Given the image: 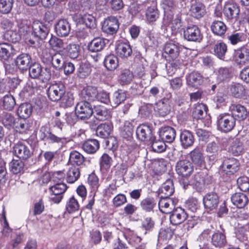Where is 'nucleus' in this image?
<instances>
[{
    "instance_id": "1",
    "label": "nucleus",
    "mask_w": 249,
    "mask_h": 249,
    "mask_svg": "<svg viewBox=\"0 0 249 249\" xmlns=\"http://www.w3.org/2000/svg\"><path fill=\"white\" fill-rule=\"evenodd\" d=\"M75 112L79 120L85 121L91 116L93 114V110L90 102L81 101L76 104Z\"/></svg>"
},
{
    "instance_id": "2",
    "label": "nucleus",
    "mask_w": 249,
    "mask_h": 249,
    "mask_svg": "<svg viewBox=\"0 0 249 249\" xmlns=\"http://www.w3.org/2000/svg\"><path fill=\"white\" fill-rule=\"evenodd\" d=\"M236 119L229 114H220L217 117V128L224 132H228L233 129L235 125Z\"/></svg>"
},
{
    "instance_id": "3",
    "label": "nucleus",
    "mask_w": 249,
    "mask_h": 249,
    "mask_svg": "<svg viewBox=\"0 0 249 249\" xmlns=\"http://www.w3.org/2000/svg\"><path fill=\"white\" fill-rule=\"evenodd\" d=\"M233 61L237 65L243 66L249 62V46L247 44L234 50Z\"/></svg>"
},
{
    "instance_id": "4",
    "label": "nucleus",
    "mask_w": 249,
    "mask_h": 249,
    "mask_svg": "<svg viewBox=\"0 0 249 249\" xmlns=\"http://www.w3.org/2000/svg\"><path fill=\"white\" fill-rule=\"evenodd\" d=\"M240 167L239 161L234 158H225L220 167L227 175H233L237 172Z\"/></svg>"
},
{
    "instance_id": "5",
    "label": "nucleus",
    "mask_w": 249,
    "mask_h": 249,
    "mask_svg": "<svg viewBox=\"0 0 249 249\" xmlns=\"http://www.w3.org/2000/svg\"><path fill=\"white\" fill-rule=\"evenodd\" d=\"M223 14L227 19H232L237 17L240 13V9L233 0H228L223 7Z\"/></svg>"
},
{
    "instance_id": "6",
    "label": "nucleus",
    "mask_w": 249,
    "mask_h": 249,
    "mask_svg": "<svg viewBox=\"0 0 249 249\" xmlns=\"http://www.w3.org/2000/svg\"><path fill=\"white\" fill-rule=\"evenodd\" d=\"M65 92V87L62 84L57 83L51 85L48 89V95L53 102L60 100Z\"/></svg>"
},
{
    "instance_id": "7",
    "label": "nucleus",
    "mask_w": 249,
    "mask_h": 249,
    "mask_svg": "<svg viewBox=\"0 0 249 249\" xmlns=\"http://www.w3.org/2000/svg\"><path fill=\"white\" fill-rule=\"evenodd\" d=\"M177 173L182 177L190 176L194 171L192 163L187 160H180L177 162L176 166Z\"/></svg>"
},
{
    "instance_id": "8",
    "label": "nucleus",
    "mask_w": 249,
    "mask_h": 249,
    "mask_svg": "<svg viewBox=\"0 0 249 249\" xmlns=\"http://www.w3.org/2000/svg\"><path fill=\"white\" fill-rule=\"evenodd\" d=\"M184 37L189 41L200 42L203 36L199 28L196 25H193L188 27L184 31Z\"/></svg>"
},
{
    "instance_id": "9",
    "label": "nucleus",
    "mask_w": 249,
    "mask_h": 249,
    "mask_svg": "<svg viewBox=\"0 0 249 249\" xmlns=\"http://www.w3.org/2000/svg\"><path fill=\"white\" fill-rule=\"evenodd\" d=\"M119 28V22L115 17H109L106 18L103 24L102 30L104 32L113 35L116 33Z\"/></svg>"
},
{
    "instance_id": "10",
    "label": "nucleus",
    "mask_w": 249,
    "mask_h": 249,
    "mask_svg": "<svg viewBox=\"0 0 249 249\" xmlns=\"http://www.w3.org/2000/svg\"><path fill=\"white\" fill-rule=\"evenodd\" d=\"M32 29V35L40 40L45 39L50 31L46 25L38 21L33 22Z\"/></svg>"
},
{
    "instance_id": "11",
    "label": "nucleus",
    "mask_w": 249,
    "mask_h": 249,
    "mask_svg": "<svg viewBox=\"0 0 249 249\" xmlns=\"http://www.w3.org/2000/svg\"><path fill=\"white\" fill-rule=\"evenodd\" d=\"M67 190V186L64 183H57L49 188L52 195V200L55 203H59L63 197V194Z\"/></svg>"
},
{
    "instance_id": "12",
    "label": "nucleus",
    "mask_w": 249,
    "mask_h": 249,
    "mask_svg": "<svg viewBox=\"0 0 249 249\" xmlns=\"http://www.w3.org/2000/svg\"><path fill=\"white\" fill-rule=\"evenodd\" d=\"M14 153L20 160H27L32 155L29 146L22 142H18L13 147Z\"/></svg>"
},
{
    "instance_id": "13",
    "label": "nucleus",
    "mask_w": 249,
    "mask_h": 249,
    "mask_svg": "<svg viewBox=\"0 0 249 249\" xmlns=\"http://www.w3.org/2000/svg\"><path fill=\"white\" fill-rule=\"evenodd\" d=\"M188 214L185 210L181 207L174 209L170 215V220L173 225H178L183 222L187 218Z\"/></svg>"
},
{
    "instance_id": "14",
    "label": "nucleus",
    "mask_w": 249,
    "mask_h": 249,
    "mask_svg": "<svg viewBox=\"0 0 249 249\" xmlns=\"http://www.w3.org/2000/svg\"><path fill=\"white\" fill-rule=\"evenodd\" d=\"M136 134L138 138L141 141L153 140L152 131L149 125L142 124L137 128Z\"/></svg>"
},
{
    "instance_id": "15",
    "label": "nucleus",
    "mask_w": 249,
    "mask_h": 249,
    "mask_svg": "<svg viewBox=\"0 0 249 249\" xmlns=\"http://www.w3.org/2000/svg\"><path fill=\"white\" fill-rule=\"evenodd\" d=\"M190 12L191 16L197 19L200 18L206 14L205 6L199 1L192 0Z\"/></svg>"
},
{
    "instance_id": "16",
    "label": "nucleus",
    "mask_w": 249,
    "mask_h": 249,
    "mask_svg": "<svg viewBox=\"0 0 249 249\" xmlns=\"http://www.w3.org/2000/svg\"><path fill=\"white\" fill-rule=\"evenodd\" d=\"M181 145L184 149L192 146L195 142L194 136L189 130H184L180 134Z\"/></svg>"
},
{
    "instance_id": "17",
    "label": "nucleus",
    "mask_w": 249,
    "mask_h": 249,
    "mask_svg": "<svg viewBox=\"0 0 249 249\" xmlns=\"http://www.w3.org/2000/svg\"><path fill=\"white\" fill-rule=\"evenodd\" d=\"M187 85L191 87H198L204 82V77L199 72L193 71L186 76Z\"/></svg>"
},
{
    "instance_id": "18",
    "label": "nucleus",
    "mask_w": 249,
    "mask_h": 249,
    "mask_svg": "<svg viewBox=\"0 0 249 249\" xmlns=\"http://www.w3.org/2000/svg\"><path fill=\"white\" fill-rule=\"evenodd\" d=\"M232 204L238 208H244L249 202V199L246 195L241 192L233 194L231 196Z\"/></svg>"
},
{
    "instance_id": "19",
    "label": "nucleus",
    "mask_w": 249,
    "mask_h": 249,
    "mask_svg": "<svg viewBox=\"0 0 249 249\" xmlns=\"http://www.w3.org/2000/svg\"><path fill=\"white\" fill-rule=\"evenodd\" d=\"M203 202L206 208L213 210L216 208L219 203V197L215 193H208L203 198Z\"/></svg>"
},
{
    "instance_id": "20",
    "label": "nucleus",
    "mask_w": 249,
    "mask_h": 249,
    "mask_svg": "<svg viewBox=\"0 0 249 249\" xmlns=\"http://www.w3.org/2000/svg\"><path fill=\"white\" fill-rule=\"evenodd\" d=\"M55 29L58 36H66L71 31V25L67 20L60 19L56 24Z\"/></svg>"
},
{
    "instance_id": "21",
    "label": "nucleus",
    "mask_w": 249,
    "mask_h": 249,
    "mask_svg": "<svg viewBox=\"0 0 249 249\" xmlns=\"http://www.w3.org/2000/svg\"><path fill=\"white\" fill-rule=\"evenodd\" d=\"M174 187L173 181L171 179L167 180L164 182L159 189V194L161 198H168L174 192Z\"/></svg>"
},
{
    "instance_id": "22",
    "label": "nucleus",
    "mask_w": 249,
    "mask_h": 249,
    "mask_svg": "<svg viewBox=\"0 0 249 249\" xmlns=\"http://www.w3.org/2000/svg\"><path fill=\"white\" fill-rule=\"evenodd\" d=\"M158 204L160 211L164 213H171L173 210L175 209L173 200L169 197L161 198Z\"/></svg>"
},
{
    "instance_id": "23",
    "label": "nucleus",
    "mask_w": 249,
    "mask_h": 249,
    "mask_svg": "<svg viewBox=\"0 0 249 249\" xmlns=\"http://www.w3.org/2000/svg\"><path fill=\"white\" fill-rule=\"evenodd\" d=\"M97 96V90L96 87L87 86L81 91V98L83 101L90 102L94 101Z\"/></svg>"
},
{
    "instance_id": "24",
    "label": "nucleus",
    "mask_w": 249,
    "mask_h": 249,
    "mask_svg": "<svg viewBox=\"0 0 249 249\" xmlns=\"http://www.w3.org/2000/svg\"><path fill=\"white\" fill-rule=\"evenodd\" d=\"M31 57L27 53H22L16 58V63L18 69L22 71H26L28 69Z\"/></svg>"
},
{
    "instance_id": "25",
    "label": "nucleus",
    "mask_w": 249,
    "mask_h": 249,
    "mask_svg": "<svg viewBox=\"0 0 249 249\" xmlns=\"http://www.w3.org/2000/svg\"><path fill=\"white\" fill-rule=\"evenodd\" d=\"M164 53L167 54L171 59L175 60L179 55V47L173 43H167L164 46Z\"/></svg>"
},
{
    "instance_id": "26",
    "label": "nucleus",
    "mask_w": 249,
    "mask_h": 249,
    "mask_svg": "<svg viewBox=\"0 0 249 249\" xmlns=\"http://www.w3.org/2000/svg\"><path fill=\"white\" fill-rule=\"evenodd\" d=\"M126 99V93L122 90H118L112 95L110 103L113 107H116L124 103Z\"/></svg>"
},
{
    "instance_id": "27",
    "label": "nucleus",
    "mask_w": 249,
    "mask_h": 249,
    "mask_svg": "<svg viewBox=\"0 0 249 249\" xmlns=\"http://www.w3.org/2000/svg\"><path fill=\"white\" fill-rule=\"evenodd\" d=\"M189 156L192 163L197 166H200L204 162V157L201 150L196 148L190 152Z\"/></svg>"
},
{
    "instance_id": "28",
    "label": "nucleus",
    "mask_w": 249,
    "mask_h": 249,
    "mask_svg": "<svg viewBox=\"0 0 249 249\" xmlns=\"http://www.w3.org/2000/svg\"><path fill=\"white\" fill-rule=\"evenodd\" d=\"M156 108L159 115L163 117L170 113L171 107L168 99H164L163 100L159 101L156 104Z\"/></svg>"
},
{
    "instance_id": "29",
    "label": "nucleus",
    "mask_w": 249,
    "mask_h": 249,
    "mask_svg": "<svg viewBox=\"0 0 249 249\" xmlns=\"http://www.w3.org/2000/svg\"><path fill=\"white\" fill-rule=\"evenodd\" d=\"M160 136L166 142H172L176 138V130L170 126L164 127L160 131Z\"/></svg>"
},
{
    "instance_id": "30",
    "label": "nucleus",
    "mask_w": 249,
    "mask_h": 249,
    "mask_svg": "<svg viewBox=\"0 0 249 249\" xmlns=\"http://www.w3.org/2000/svg\"><path fill=\"white\" fill-rule=\"evenodd\" d=\"M106 45L105 39L102 38H95L89 44L88 50L91 52H100Z\"/></svg>"
},
{
    "instance_id": "31",
    "label": "nucleus",
    "mask_w": 249,
    "mask_h": 249,
    "mask_svg": "<svg viewBox=\"0 0 249 249\" xmlns=\"http://www.w3.org/2000/svg\"><path fill=\"white\" fill-rule=\"evenodd\" d=\"M232 115L236 119L244 120L248 116L249 111L243 106L237 105L232 109Z\"/></svg>"
},
{
    "instance_id": "32",
    "label": "nucleus",
    "mask_w": 249,
    "mask_h": 249,
    "mask_svg": "<svg viewBox=\"0 0 249 249\" xmlns=\"http://www.w3.org/2000/svg\"><path fill=\"white\" fill-rule=\"evenodd\" d=\"M93 113L95 118L101 121L106 120L110 117L109 110L103 106L95 107Z\"/></svg>"
},
{
    "instance_id": "33",
    "label": "nucleus",
    "mask_w": 249,
    "mask_h": 249,
    "mask_svg": "<svg viewBox=\"0 0 249 249\" xmlns=\"http://www.w3.org/2000/svg\"><path fill=\"white\" fill-rule=\"evenodd\" d=\"M99 142L95 139H89L82 145L83 149L87 153L93 154L99 148Z\"/></svg>"
},
{
    "instance_id": "34",
    "label": "nucleus",
    "mask_w": 249,
    "mask_h": 249,
    "mask_svg": "<svg viewBox=\"0 0 249 249\" xmlns=\"http://www.w3.org/2000/svg\"><path fill=\"white\" fill-rule=\"evenodd\" d=\"M227 38L232 45H236L246 40V36L241 32H233L228 35Z\"/></svg>"
},
{
    "instance_id": "35",
    "label": "nucleus",
    "mask_w": 249,
    "mask_h": 249,
    "mask_svg": "<svg viewBox=\"0 0 249 249\" xmlns=\"http://www.w3.org/2000/svg\"><path fill=\"white\" fill-rule=\"evenodd\" d=\"M211 29L213 34L221 36L225 34L227 26L223 21L215 20L212 22Z\"/></svg>"
},
{
    "instance_id": "36",
    "label": "nucleus",
    "mask_w": 249,
    "mask_h": 249,
    "mask_svg": "<svg viewBox=\"0 0 249 249\" xmlns=\"http://www.w3.org/2000/svg\"><path fill=\"white\" fill-rule=\"evenodd\" d=\"M13 127L17 132L23 134L30 130L31 126L25 119L19 118L16 119Z\"/></svg>"
},
{
    "instance_id": "37",
    "label": "nucleus",
    "mask_w": 249,
    "mask_h": 249,
    "mask_svg": "<svg viewBox=\"0 0 249 249\" xmlns=\"http://www.w3.org/2000/svg\"><path fill=\"white\" fill-rule=\"evenodd\" d=\"M111 130L112 126L110 124H101L97 127L96 134L97 136L105 139L108 137Z\"/></svg>"
},
{
    "instance_id": "38",
    "label": "nucleus",
    "mask_w": 249,
    "mask_h": 249,
    "mask_svg": "<svg viewBox=\"0 0 249 249\" xmlns=\"http://www.w3.org/2000/svg\"><path fill=\"white\" fill-rule=\"evenodd\" d=\"M116 52L118 55L122 58H127L132 53L130 46L125 43L119 44L116 48Z\"/></svg>"
},
{
    "instance_id": "39",
    "label": "nucleus",
    "mask_w": 249,
    "mask_h": 249,
    "mask_svg": "<svg viewBox=\"0 0 249 249\" xmlns=\"http://www.w3.org/2000/svg\"><path fill=\"white\" fill-rule=\"evenodd\" d=\"M159 11L155 5L148 7L145 12V17L149 23H152L159 18Z\"/></svg>"
},
{
    "instance_id": "40",
    "label": "nucleus",
    "mask_w": 249,
    "mask_h": 249,
    "mask_svg": "<svg viewBox=\"0 0 249 249\" xmlns=\"http://www.w3.org/2000/svg\"><path fill=\"white\" fill-rule=\"evenodd\" d=\"M104 63L108 71H114L118 66V57L114 54L108 55L105 57Z\"/></svg>"
},
{
    "instance_id": "41",
    "label": "nucleus",
    "mask_w": 249,
    "mask_h": 249,
    "mask_svg": "<svg viewBox=\"0 0 249 249\" xmlns=\"http://www.w3.org/2000/svg\"><path fill=\"white\" fill-rule=\"evenodd\" d=\"M32 112V106L29 103L22 104L18 107L17 113L20 118L26 119L31 114Z\"/></svg>"
},
{
    "instance_id": "42",
    "label": "nucleus",
    "mask_w": 249,
    "mask_h": 249,
    "mask_svg": "<svg viewBox=\"0 0 249 249\" xmlns=\"http://www.w3.org/2000/svg\"><path fill=\"white\" fill-rule=\"evenodd\" d=\"M207 106L204 104L196 105L193 111V117L196 120L203 118L207 114Z\"/></svg>"
},
{
    "instance_id": "43",
    "label": "nucleus",
    "mask_w": 249,
    "mask_h": 249,
    "mask_svg": "<svg viewBox=\"0 0 249 249\" xmlns=\"http://www.w3.org/2000/svg\"><path fill=\"white\" fill-rule=\"evenodd\" d=\"M80 176V172L79 168L72 166L69 169L67 172V181L69 183H73L79 178Z\"/></svg>"
},
{
    "instance_id": "44",
    "label": "nucleus",
    "mask_w": 249,
    "mask_h": 249,
    "mask_svg": "<svg viewBox=\"0 0 249 249\" xmlns=\"http://www.w3.org/2000/svg\"><path fill=\"white\" fill-rule=\"evenodd\" d=\"M227 51V46L223 42L216 43L213 46L214 54L221 60H224Z\"/></svg>"
},
{
    "instance_id": "45",
    "label": "nucleus",
    "mask_w": 249,
    "mask_h": 249,
    "mask_svg": "<svg viewBox=\"0 0 249 249\" xmlns=\"http://www.w3.org/2000/svg\"><path fill=\"white\" fill-rule=\"evenodd\" d=\"M211 242L214 246L221 247L227 242L226 236L221 232H216L212 235Z\"/></svg>"
},
{
    "instance_id": "46",
    "label": "nucleus",
    "mask_w": 249,
    "mask_h": 249,
    "mask_svg": "<svg viewBox=\"0 0 249 249\" xmlns=\"http://www.w3.org/2000/svg\"><path fill=\"white\" fill-rule=\"evenodd\" d=\"M156 205L157 201L153 197H146L142 199L140 203L142 209L147 212L153 211Z\"/></svg>"
},
{
    "instance_id": "47",
    "label": "nucleus",
    "mask_w": 249,
    "mask_h": 249,
    "mask_svg": "<svg viewBox=\"0 0 249 249\" xmlns=\"http://www.w3.org/2000/svg\"><path fill=\"white\" fill-rule=\"evenodd\" d=\"M24 164L20 159H13L10 163V169L14 174L21 173L24 172Z\"/></svg>"
},
{
    "instance_id": "48",
    "label": "nucleus",
    "mask_w": 249,
    "mask_h": 249,
    "mask_svg": "<svg viewBox=\"0 0 249 249\" xmlns=\"http://www.w3.org/2000/svg\"><path fill=\"white\" fill-rule=\"evenodd\" d=\"M14 49L10 44L3 43L0 44V57L7 60L12 56Z\"/></svg>"
},
{
    "instance_id": "49",
    "label": "nucleus",
    "mask_w": 249,
    "mask_h": 249,
    "mask_svg": "<svg viewBox=\"0 0 249 249\" xmlns=\"http://www.w3.org/2000/svg\"><path fill=\"white\" fill-rule=\"evenodd\" d=\"M229 151L235 156L242 154L244 151V147L243 143L237 139L235 140L232 142Z\"/></svg>"
},
{
    "instance_id": "50",
    "label": "nucleus",
    "mask_w": 249,
    "mask_h": 249,
    "mask_svg": "<svg viewBox=\"0 0 249 249\" xmlns=\"http://www.w3.org/2000/svg\"><path fill=\"white\" fill-rule=\"evenodd\" d=\"M42 67L38 63H34L31 64L29 67V73L31 78L33 79H38L40 76Z\"/></svg>"
},
{
    "instance_id": "51",
    "label": "nucleus",
    "mask_w": 249,
    "mask_h": 249,
    "mask_svg": "<svg viewBox=\"0 0 249 249\" xmlns=\"http://www.w3.org/2000/svg\"><path fill=\"white\" fill-rule=\"evenodd\" d=\"M231 91L234 97L236 98H241L244 96L245 89L242 84L237 83L231 85Z\"/></svg>"
},
{
    "instance_id": "52",
    "label": "nucleus",
    "mask_w": 249,
    "mask_h": 249,
    "mask_svg": "<svg viewBox=\"0 0 249 249\" xmlns=\"http://www.w3.org/2000/svg\"><path fill=\"white\" fill-rule=\"evenodd\" d=\"M217 78L220 81L226 80L231 77L230 69L228 67H220L215 71Z\"/></svg>"
},
{
    "instance_id": "53",
    "label": "nucleus",
    "mask_w": 249,
    "mask_h": 249,
    "mask_svg": "<svg viewBox=\"0 0 249 249\" xmlns=\"http://www.w3.org/2000/svg\"><path fill=\"white\" fill-rule=\"evenodd\" d=\"M69 160L71 163L79 166L82 164L85 161V158L79 152L74 151L70 153Z\"/></svg>"
},
{
    "instance_id": "54",
    "label": "nucleus",
    "mask_w": 249,
    "mask_h": 249,
    "mask_svg": "<svg viewBox=\"0 0 249 249\" xmlns=\"http://www.w3.org/2000/svg\"><path fill=\"white\" fill-rule=\"evenodd\" d=\"M16 105L14 97L12 95H6L3 97L2 106L3 108L8 110H12Z\"/></svg>"
},
{
    "instance_id": "55",
    "label": "nucleus",
    "mask_w": 249,
    "mask_h": 249,
    "mask_svg": "<svg viewBox=\"0 0 249 249\" xmlns=\"http://www.w3.org/2000/svg\"><path fill=\"white\" fill-rule=\"evenodd\" d=\"M52 65L54 68L60 70L62 69L65 63L63 55L60 53H55L53 54Z\"/></svg>"
},
{
    "instance_id": "56",
    "label": "nucleus",
    "mask_w": 249,
    "mask_h": 249,
    "mask_svg": "<svg viewBox=\"0 0 249 249\" xmlns=\"http://www.w3.org/2000/svg\"><path fill=\"white\" fill-rule=\"evenodd\" d=\"M133 78V74L129 70L125 69L121 72L119 80L122 85H127L129 83Z\"/></svg>"
},
{
    "instance_id": "57",
    "label": "nucleus",
    "mask_w": 249,
    "mask_h": 249,
    "mask_svg": "<svg viewBox=\"0 0 249 249\" xmlns=\"http://www.w3.org/2000/svg\"><path fill=\"white\" fill-rule=\"evenodd\" d=\"M152 142V148L153 150L157 153H161L166 149V144L164 142L160 140H156L154 137L153 140L150 141Z\"/></svg>"
},
{
    "instance_id": "58",
    "label": "nucleus",
    "mask_w": 249,
    "mask_h": 249,
    "mask_svg": "<svg viewBox=\"0 0 249 249\" xmlns=\"http://www.w3.org/2000/svg\"><path fill=\"white\" fill-rule=\"evenodd\" d=\"M4 38L12 42L16 43L21 39L20 35L16 31L8 30L4 34Z\"/></svg>"
},
{
    "instance_id": "59",
    "label": "nucleus",
    "mask_w": 249,
    "mask_h": 249,
    "mask_svg": "<svg viewBox=\"0 0 249 249\" xmlns=\"http://www.w3.org/2000/svg\"><path fill=\"white\" fill-rule=\"evenodd\" d=\"M49 43L51 48L55 51H59L64 48L63 40L54 36H52Z\"/></svg>"
},
{
    "instance_id": "60",
    "label": "nucleus",
    "mask_w": 249,
    "mask_h": 249,
    "mask_svg": "<svg viewBox=\"0 0 249 249\" xmlns=\"http://www.w3.org/2000/svg\"><path fill=\"white\" fill-rule=\"evenodd\" d=\"M68 55L71 59L76 58L79 55L80 47L75 44H70L67 47Z\"/></svg>"
},
{
    "instance_id": "61",
    "label": "nucleus",
    "mask_w": 249,
    "mask_h": 249,
    "mask_svg": "<svg viewBox=\"0 0 249 249\" xmlns=\"http://www.w3.org/2000/svg\"><path fill=\"white\" fill-rule=\"evenodd\" d=\"M82 20L87 27L90 29H94L96 28V19L92 15L90 14H84L82 18Z\"/></svg>"
},
{
    "instance_id": "62",
    "label": "nucleus",
    "mask_w": 249,
    "mask_h": 249,
    "mask_svg": "<svg viewBox=\"0 0 249 249\" xmlns=\"http://www.w3.org/2000/svg\"><path fill=\"white\" fill-rule=\"evenodd\" d=\"M133 132V126L132 124L126 122L124 123L123 130L121 132L122 136L126 139L131 138Z\"/></svg>"
},
{
    "instance_id": "63",
    "label": "nucleus",
    "mask_w": 249,
    "mask_h": 249,
    "mask_svg": "<svg viewBox=\"0 0 249 249\" xmlns=\"http://www.w3.org/2000/svg\"><path fill=\"white\" fill-rule=\"evenodd\" d=\"M13 0H0V12L2 14L9 13L12 8Z\"/></svg>"
},
{
    "instance_id": "64",
    "label": "nucleus",
    "mask_w": 249,
    "mask_h": 249,
    "mask_svg": "<svg viewBox=\"0 0 249 249\" xmlns=\"http://www.w3.org/2000/svg\"><path fill=\"white\" fill-rule=\"evenodd\" d=\"M237 184L238 188L243 192L249 191V178L247 177H242L238 178Z\"/></svg>"
}]
</instances>
